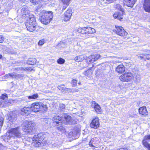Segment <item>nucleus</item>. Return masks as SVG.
<instances>
[{
	"mask_svg": "<svg viewBox=\"0 0 150 150\" xmlns=\"http://www.w3.org/2000/svg\"><path fill=\"white\" fill-rule=\"evenodd\" d=\"M52 11H47L45 10L41 11L39 13V17L42 23L47 24L50 22L53 18Z\"/></svg>",
	"mask_w": 150,
	"mask_h": 150,
	"instance_id": "f257e3e1",
	"label": "nucleus"
},
{
	"mask_svg": "<svg viewBox=\"0 0 150 150\" xmlns=\"http://www.w3.org/2000/svg\"><path fill=\"white\" fill-rule=\"evenodd\" d=\"M22 126L23 130L25 134H32L34 131V124L31 121L25 120Z\"/></svg>",
	"mask_w": 150,
	"mask_h": 150,
	"instance_id": "f03ea898",
	"label": "nucleus"
},
{
	"mask_svg": "<svg viewBox=\"0 0 150 150\" xmlns=\"http://www.w3.org/2000/svg\"><path fill=\"white\" fill-rule=\"evenodd\" d=\"M30 109L35 112L40 111L44 112L47 111V107L46 105L41 103H33L31 105Z\"/></svg>",
	"mask_w": 150,
	"mask_h": 150,
	"instance_id": "7ed1b4c3",
	"label": "nucleus"
},
{
	"mask_svg": "<svg viewBox=\"0 0 150 150\" xmlns=\"http://www.w3.org/2000/svg\"><path fill=\"white\" fill-rule=\"evenodd\" d=\"M11 134L18 138H21L23 135L20 132V127H18L10 129L9 131V132L5 136L4 139H7L8 140L10 139L11 137L8 136L10 135Z\"/></svg>",
	"mask_w": 150,
	"mask_h": 150,
	"instance_id": "20e7f679",
	"label": "nucleus"
},
{
	"mask_svg": "<svg viewBox=\"0 0 150 150\" xmlns=\"http://www.w3.org/2000/svg\"><path fill=\"white\" fill-rule=\"evenodd\" d=\"M27 30L29 31L33 32L36 29V23L35 18L33 16L29 17V19L26 23Z\"/></svg>",
	"mask_w": 150,
	"mask_h": 150,
	"instance_id": "39448f33",
	"label": "nucleus"
},
{
	"mask_svg": "<svg viewBox=\"0 0 150 150\" xmlns=\"http://www.w3.org/2000/svg\"><path fill=\"white\" fill-rule=\"evenodd\" d=\"M77 31L78 33H81L83 35L92 34L96 32L94 29L90 27L79 28L77 30Z\"/></svg>",
	"mask_w": 150,
	"mask_h": 150,
	"instance_id": "423d86ee",
	"label": "nucleus"
},
{
	"mask_svg": "<svg viewBox=\"0 0 150 150\" xmlns=\"http://www.w3.org/2000/svg\"><path fill=\"white\" fill-rule=\"evenodd\" d=\"M133 78V74L130 72H125L119 77V79L121 81L127 82L131 81Z\"/></svg>",
	"mask_w": 150,
	"mask_h": 150,
	"instance_id": "0eeeda50",
	"label": "nucleus"
},
{
	"mask_svg": "<svg viewBox=\"0 0 150 150\" xmlns=\"http://www.w3.org/2000/svg\"><path fill=\"white\" fill-rule=\"evenodd\" d=\"M100 141L98 138L96 137L92 138L89 142V145L91 147L98 148L99 146Z\"/></svg>",
	"mask_w": 150,
	"mask_h": 150,
	"instance_id": "6e6552de",
	"label": "nucleus"
},
{
	"mask_svg": "<svg viewBox=\"0 0 150 150\" xmlns=\"http://www.w3.org/2000/svg\"><path fill=\"white\" fill-rule=\"evenodd\" d=\"M115 27L116 28L114 30L115 31L117 35L124 36L127 34V32L124 30L123 28L122 27L118 26L117 25H115Z\"/></svg>",
	"mask_w": 150,
	"mask_h": 150,
	"instance_id": "1a4fd4ad",
	"label": "nucleus"
},
{
	"mask_svg": "<svg viewBox=\"0 0 150 150\" xmlns=\"http://www.w3.org/2000/svg\"><path fill=\"white\" fill-rule=\"evenodd\" d=\"M98 118L95 117L93 118L90 124V127L94 129H97L99 126V122Z\"/></svg>",
	"mask_w": 150,
	"mask_h": 150,
	"instance_id": "9d476101",
	"label": "nucleus"
},
{
	"mask_svg": "<svg viewBox=\"0 0 150 150\" xmlns=\"http://www.w3.org/2000/svg\"><path fill=\"white\" fill-rule=\"evenodd\" d=\"M101 57L102 56L100 54H96L87 57L86 59L87 61L89 63H91L96 61L98 59L101 58Z\"/></svg>",
	"mask_w": 150,
	"mask_h": 150,
	"instance_id": "9b49d317",
	"label": "nucleus"
},
{
	"mask_svg": "<svg viewBox=\"0 0 150 150\" xmlns=\"http://www.w3.org/2000/svg\"><path fill=\"white\" fill-rule=\"evenodd\" d=\"M72 13V9L69 8L64 14V20L65 21H69L71 18Z\"/></svg>",
	"mask_w": 150,
	"mask_h": 150,
	"instance_id": "f8f14e48",
	"label": "nucleus"
},
{
	"mask_svg": "<svg viewBox=\"0 0 150 150\" xmlns=\"http://www.w3.org/2000/svg\"><path fill=\"white\" fill-rule=\"evenodd\" d=\"M44 135L42 133H40L38 134L37 135H35L33 137V139H35V142L36 143L39 145V144L38 143H40V142H41V141L44 139L45 138Z\"/></svg>",
	"mask_w": 150,
	"mask_h": 150,
	"instance_id": "ddd939ff",
	"label": "nucleus"
},
{
	"mask_svg": "<svg viewBox=\"0 0 150 150\" xmlns=\"http://www.w3.org/2000/svg\"><path fill=\"white\" fill-rule=\"evenodd\" d=\"M144 7L145 11L150 12V0H145Z\"/></svg>",
	"mask_w": 150,
	"mask_h": 150,
	"instance_id": "4468645a",
	"label": "nucleus"
},
{
	"mask_svg": "<svg viewBox=\"0 0 150 150\" xmlns=\"http://www.w3.org/2000/svg\"><path fill=\"white\" fill-rule=\"evenodd\" d=\"M139 113L142 115L146 116L147 115L148 112L146 107L143 106L139 108Z\"/></svg>",
	"mask_w": 150,
	"mask_h": 150,
	"instance_id": "2eb2a0df",
	"label": "nucleus"
},
{
	"mask_svg": "<svg viewBox=\"0 0 150 150\" xmlns=\"http://www.w3.org/2000/svg\"><path fill=\"white\" fill-rule=\"evenodd\" d=\"M115 70L118 73H122L125 71V68L123 65H119L117 66Z\"/></svg>",
	"mask_w": 150,
	"mask_h": 150,
	"instance_id": "dca6fc26",
	"label": "nucleus"
},
{
	"mask_svg": "<svg viewBox=\"0 0 150 150\" xmlns=\"http://www.w3.org/2000/svg\"><path fill=\"white\" fill-rule=\"evenodd\" d=\"M92 104L93 105L95 111L98 113H100L101 110L100 106L94 101L92 102Z\"/></svg>",
	"mask_w": 150,
	"mask_h": 150,
	"instance_id": "f3484780",
	"label": "nucleus"
},
{
	"mask_svg": "<svg viewBox=\"0 0 150 150\" xmlns=\"http://www.w3.org/2000/svg\"><path fill=\"white\" fill-rule=\"evenodd\" d=\"M123 12H115L113 14V17L117 19L121 20L122 19Z\"/></svg>",
	"mask_w": 150,
	"mask_h": 150,
	"instance_id": "a211bd4d",
	"label": "nucleus"
},
{
	"mask_svg": "<svg viewBox=\"0 0 150 150\" xmlns=\"http://www.w3.org/2000/svg\"><path fill=\"white\" fill-rule=\"evenodd\" d=\"M136 0H126L124 4L128 7H132L136 2Z\"/></svg>",
	"mask_w": 150,
	"mask_h": 150,
	"instance_id": "6ab92c4d",
	"label": "nucleus"
},
{
	"mask_svg": "<svg viewBox=\"0 0 150 150\" xmlns=\"http://www.w3.org/2000/svg\"><path fill=\"white\" fill-rule=\"evenodd\" d=\"M64 118L67 121L69 122V123H72L73 124L76 123L77 121L75 120L72 121L71 117L70 116L66 115L65 116Z\"/></svg>",
	"mask_w": 150,
	"mask_h": 150,
	"instance_id": "aec40b11",
	"label": "nucleus"
},
{
	"mask_svg": "<svg viewBox=\"0 0 150 150\" xmlns=\"http://www.w3.org/2000/svg\"><path fill=\"white\" fill-rule=\"evenodd\" d=\"M6 119L8 120L7 122L10 124L12 123L14 120H16V117L13 116L11 115H8L6 116Z\"/></svg>",
	"mask_w": 150,
	"mask_h": 150,
	"instance_id": "412c9836",
	"label": "nucleus"
},
{
	"mask_svg": "<svg viewBox=\"0 0 150 150\" xmlns=\"http://www.w3.org/2000/svg\"><path fill=\"white\" fill-rule=\"evenodd\" d=\"M62 119V118L59 116L58 115H56L55 116H54L52 120L54 122H55L56 124H58L59 123V122Z\"/></svg>",
	"mask_w": 150,
	"mask_h": 150,
	"instance_id": "4be33fe9",
	"label": "nucleus"
},
{
	"mask_svg": "<svg viewBox=\"0 0 150 150\" xmlns=\"http://www.w3.org/2000/svg\"><path fill=\"white\" fill-rule=\"evenodd\" d=\"M19 74L15 73H13L11 74H8L5 76V78H8L10 77L15 78L18 76Z\"/></svg>",
	"mask_w": 150,
	"mask_h": 150,
	"instance_id": "5701e85b",
	"label": "nucleus"
},
{
	"mask_svg": "<svg viewBox=\"0 0 150 150\" xmlns=\"http://www.w3.org/2000/svg\"><path fill=\"white\" fill-rule=\"evenodd\" d=\"M36 59L35 58H30L27 60V63L28 64L33 65L35 64Z\"/></svg>",
	"mask_w": 150,
	"mask_h": 150,
	"instance_id": "b1692460",
	"label": "nucleus"
},
{
	"mask_svg": "<svg viewBox=\"0 0 150 150\" xmlns=\"http://www.w3.org/2000/svg\"><path fill=\"white\" fill-rule=\"evenodd\" d=\"M85 59L83 55H82L77 56L74 59L77 62H81L83 60Z\"/></svg>",
	"mask_w": 150,
	"mask_h": 150,
	"instance_id": "393cba45",
	"label": "nucleus"
},
{
	"mask_svg": "<svg viewBox=\"0 0 150 150\" xmlns=\"http://www.w3.org/2000/svg\"><path fill=\"white\" fill-rule=\"evenodd\" d=\"M30 109V108L28 107H25L21 109V111L22 112V114H24L29 112V111Z\"/></svg>",
	"mask_w": 150,
	"mask_h": 150,
	"instance_id": "a878e982",
	"label": "nucleus"
},
{
	"mask_svg": "<svg viewBox=\"0 0 150 150\" xmlns=\"http://www.w3.org/2000/svg\"><path fill=\"white\" fill-rule=\"evenodd\" d=\"M146 139H144L142 141V143L143 145L148 149L149 148L150 146V144L148 143L146 141Z\"/></svg>",
	"mask_w": 150,
	"mask_h": 150,
	"instance_id": "bb28decb",
	"label": "nucleus"
},
{
	"mask_svg": "<svg viewBox=\"0 0 150 150\" xmlns=\"http://www.w3.org/2000/svg\"><path fill=\"white\" fill-rule=\"evenodd\" d=\"M64 86V85H63L60 86H57L58 88L63 93H64V91H65V87Z\"/></svg>",
	"mask_w": 150,
	"mask_h": 150,
	"instance_id": "cd10ccee",
	"label": "nucleus"
},
{
	"mask_svg": "<svg viewBox=\"0 0 150 150\" xmlns=\"http://www.w3.org/2000/svg\"><path fill=\"white\" fill-rule=\"evenodd\" d=\"M21 70H24V71H26L27 70L28 71H32L33 70L34 71V70L33 69L31 68V67H25V68H20Z\"/></svg>",
	"mask_w": 150,
	"mask_h": 150,
	"instance_id": "c85d7f7f",
	"label": "nucleus"
},
{
	"mask_svg": "<svg viewBox=\"0 0 150 150\" xmlns=\"http://www.w3.org/2000/svg\"><path fill=\"white\" fill-rule=\"evenodd\" d=\"M77 83V81L75 79H73L71 81V84L73 87L76 86Z\"/></svg>",
	"mask_w": 150,
	"mask_h": 150,
	"instance_id": "c756f323",
	"label": "nucleus"
},
{
	"mask_svg": "<svg viewBox=\"0 0 150 150\" xmlns=\"http://www.w3.org/2000/svg\"><path fill=\"white\" fill-rule=\"evenodd\" d=\"M115 7L117 9L120 10L122 11L123 9L122 6L119 4H116L115 5Z\"/></svg>",
	"mask_w": 150,
	"mask_h": 150,
	"instance_id": "7c9ffc66",
	"label": "nucleus"
},
{
	"mask_svg": "<svg viewBox=\"0 0 150 150\" xmlns=\"http://www.w3.org/2000/svg\"><path fill=\"white\" fill-rule=\"evenodd\" d=\"M38 97V95L37 94H34L32 96H29L28 97V98L29 99H35L37 98Z\"/></svg>",
	"mask_w": 150,
	"mask_h": 150,
	"instance_id": "2f4dec72",
	"label": "nucleus"
},
{
	"mask_svg": "<svg viewBox=\"0 0 150 150\" xmlns=\"http://www.w3.org/2000/svg\"><path fill=\"white\" fill-rule=\"evenodd\" d=\"M62 2L64 5L68 6L69 4L70 0H61Z\"/></svg>",
	"mask_w": 150,
	"mask_h": 150,
	"instance_id": "473e14b6",
	"label": "nucleus"
},
{
	"mask_svg": "<svg viewBox=\"0 0 150 150\" xmlns=\"http://www.w3.org/2000/svg\"><path fill=\"white\" fill-rule=\"evenodd\" d=\"M72 89L71 88H65V91H64V93H69L72 92Z\"/></svg>",
	"mask_w": 150,
	"mask_h": 150,
	"instance_id": "72a5a7b5",
	"label": "nucleus"
},
{
	"mask_svg": "<svg viewBox=\"0 0 150 150\" xmlns=\"http://www.w3.org/2000/svg\"><path fill=\"white\" fill-rule=\"evenodd\" d=\"M150 59V54L145 53V61Z\"/></svg>",
	"mask_w": 150,
	"mask_h": 150,
	"instance_id": "f704fd0d",
	"label": "nucleus"
},
{
	"mask_svg": "<svg viewBox=\"0 0 150 150\" xmlns=\"http://www.w3.org/2000/svg\"><path fill=\"white\" fill-rule=\"evenodd\" d=\"M64 62L65 60L62 58L59 59L57 61V63L60 64L64 63Z\"/></svg>",
	"mask_w": 150,
	"mask_h": 150,
	"instance_id": "c9c22d12",
	"label": "nucleus"
},
{
	"mask_svg": "<svg viewBox=\"0 0 150 150\" xmlns=\"http://www.w3.org/2000/svg\"><path fill=\"white\" fill-rule=\"evenodd\" d=\"M8 97L6 93H4L0 96V98L2 99L3 100H5Z\"/></svg>",
	"mask_w": 150,
	"mask_h": 150,
	"instance_id": "e433bc0d",
	"label": "nucleus"
},
{
	"mask_svg": "<svg viewBox=\"0 0 150 150\" xmlns=\"http://www.w3.org/2000/svg\"><path fill=\"white\" fill-rule=\"evenodd\" d=\"M139 58L143 59L145 61V53L142 54H139L137 55Z\"/></svg>",
	"mask_w": 150,
	"mask_h": 150,
	"instance_id": "4c0bfd02",
	"label": "nucleus"
},
{
	"mask_svg": "<svg viewBox=\"0 0 150 150\" xmlns=\"http://www.w3.org/2000/svg\"><path fill=\"white\" fill-rule=\"evenodd\" d=\"M45 42V40L42 39L40 40L38 43V44L39 45H43Z\"/></svg>",
	"mask_w": 150,
	"mask_h": 150,
	"instance_id": "58836bf2",
	"label": "nucleus"
},
{
	"mask_svg": "<svg viewBox=\"0 0 150 150\" xmlns=\"http://www.w3.org/2000/svg\"><path fill=\"white\" fill-rule=\"evenodd\" d=\"M4 119L3 118L0 116V126H2L3 122Z\"/></svg>",
	"mask_w": 150,
	"mask_h": 150,
	"instance_id": "ea45409f",
	"label": "nucleus"
},
{
	"mask_svg": "<svg viewBox=\"0 0 150 150\" xmlns=\"http://www.w3.org/2000/svg\"><path fill=\"white\" fill-rule=\"evenodd\" d=\"M50 120L49 119H44L43 121L46 124H48L50 123Z\"/></svg>",
	"mask_w": 150,
	"mask_h": 150,
	"instance_id": "a19ab883",
	"label": "nucleus"
},
{
	"mask_svg": "<svg viewBox=\"0 0 150 150\" xmlns=\"http://www.w3.org/2000/svg\"><path fill=\"white\" fill-rule=\"evenodd\" d=\"M60 109L62 110L63 109H64L65 108V105L64 104H62L60 105Z\"/></svg>",
	"mask_w": 150,
	"mask_h": 150,
	"instance_id": "79ce46f5",
	"label": "nucleus"
},
{
	"mask_svg": "<svg viewBox=\"0 0 150 150\" xmlns=\"http://www.w3.org/2000/svg\"><path fill=\"white\" fill-rule=\"evenodd\" d=\"M4 40V38L2 35H0V43H1Z\"/></svg>",
	"mask_w": 150,
	"mask_h": 150,
	"instance_id": "37998d69",
	"label": "nucleus"
},
{
	"mask_svg": "<svg viewBox=\"0 0 150 150\" xmlns=\"http://www.w3.org/2000/svg\"><path fill=\"white\" fill-rule=\"evenodd\" d=\"M11 102L13 103H18V101L16 99L11 100Z\"/></svg>",
	"mask_w": 150,
	"mask_h": 150,
	"instance_id": "c03bdc74",
	"label": "nucleus"
},
{
	"mask_svg": "<svg viewBox=\"0 0 150 150\" xmlns=\"http://www.w3.org/2000/svg\"><path fill=\"white\" fill-rule=\"evenodd\" d=\"M79 91V89H76V88H75V89H72V93H74V92H78Z\"/></svg>",
	"mask_w": 150,
	"mask_h": 150,
	"instance_id": "a18cd8bd",
	"label": "nucleus"
},
{
	"mask_svg": "<svg viewBox=\"0 0 150 150\" xmlns=\"http://www.w3.org/2000/svg\"><path fill=\"white\" fill-rule=\"evenodd\" d=\"M144 139L146 140H150V135L145 136L144 137Z\"/></svg>",
	"mask_w": 150,
	"mask_h": 150,
	"instance_id": "49530a36",
	"label": "nucleus"
},
{
	"mask_svg": "<svg viewBox=\"0 0 150 150\" xmlns=\"http://www.w3.org/2000/svg\"><path fill=\"white\" fill-rule=\"evenodd\" d=\"M65 6H63L62 9V11H64L67 8V6H67L66 5H65Z\"/></svg>",
	"mask_w": 150,
	"mask_h": 150,
	"instance_id": "de8ad7c7",
	"label": "nucleus"
},
{
	"mask_svg": "<svg viewBox=\"0 0 150 150\" xmlns=\"http://www.w3.org/2000/svg\"><path fill=\"white\" fill-rule=\"evenodd\" d=\"M128 150L127 149L120 148V149H119V150Z\"/></svg>",
	"mask_w": 150,
	"mask_h": 150,
	"instance_id": "09e8293b",
	"label": "nucleus"
},
{
	"mask_svg": "<svg viewBox=\"0 0 150 150\" xmlns=\"http://www.w3.org/2000/svg\"><path fill=\"white\" fill-rule=\"evenodd\" d=\"M107 1L111 2H113L115 0H107Z\"/></svg>",
	"mask_w": 150,
	"mask_h": 150,
	"instance_id": "8fccbe9b",
	"label": "nucleus"
},
{
	"mask_svg": "<svg viewBox=\"0 0 150 150\" xmlns=\"http://www.w3.org/2000/svg\"><path fill=\"white\" fill-rule=\"evenodd\" d=\"M78 84H79L80 85H81V84H81V82H80V81H79V82H78Z\"/></svg>",
	"mask_w": 150,
	"mask_h": 150,
	"instance_id": "3c124183",
	"label": "nucleus"
},
{
	"mask_svg": "<svg viewBox=\"0 0 150 150\" xmlns=\"http://www.w3.org/2000/svg\"><path fill=\"white\" fill-rule=\"evenodd\" d=\"M19 0L21 2H23V1H25V0Z\"/></svg>",
	"mask_w": 150,
	"mask_h": 150,
	"instance_id": "603ef678",
	"label": "nucleus"
},
{
	"mask_svg": "<svg viewBox=\"0 0 150 150\" xmlns=\"http://www.w3.org/2000/svg\"><path fill=\"white\" fill-rule=\"evenodd\" d=\"M2 57V55H0V59Z\"/></svg>",
	"mask_w": 150,
	"mask_h": 150,
	"instance_id": "864d4df0",
	"label": "nucleus"
},
{
	"mask_svg": "<svg viewBox=\"0 0 150 150\" xmlns=\"http://www.w3.org/2000/svg\"><path fill=\"white\" fill-rule=\"evenodd\" d=\"M35 12H36V13H36V12H37V13H38V11H36Z\"/></svg>",
	"mask_w": 150,
	"mask_h": 150,
	"instance_id": "5fc2aeb1",
	"label": "nucleus"
},
{
	"mask_svg": "<svg viewBox=\"0 0 150 150\" xmlns=\"http://www.w3.org/2000/svg\"><path fill=\"white\" fill-rule=\"evenodd\" d=\"M2 146V145L0 144V147H1Z\"/></svg>",
	"mask_w": 150,
	"mask_h": 150,
	"instance_id": "6e6d98bb",
	"label": "nucleus"
},
{
	"mask_svg": "<svg viewBox=\"0 0 150 150\" xmlns=\"http://www.w3.org/2000/svg\"><path fill=\"white\" fill-rule=\"evenodd\" d=\"M123 1H125L126 0H123Z\"/></svg>",
	"mask_w": 150,
	"mask_h": 150,
	"instance_id": "4d7b16f0",
	"label": "nucleus"
},
{
	"mask_svg": "<svg viewBox=\"0 0 150 150\" xmlns=\"http://www.w3.org/2000/svg\"><path fill=\"white\" fill-rule=\"evenodd\" d=\"M23 100H24V101H25V99H23Z\"/></svg>",
	"mask_w": 150,
	"mask_h": 150,
	"instance_id": "13d9d810",
	"label": "nucleus"
}]
</instances>
